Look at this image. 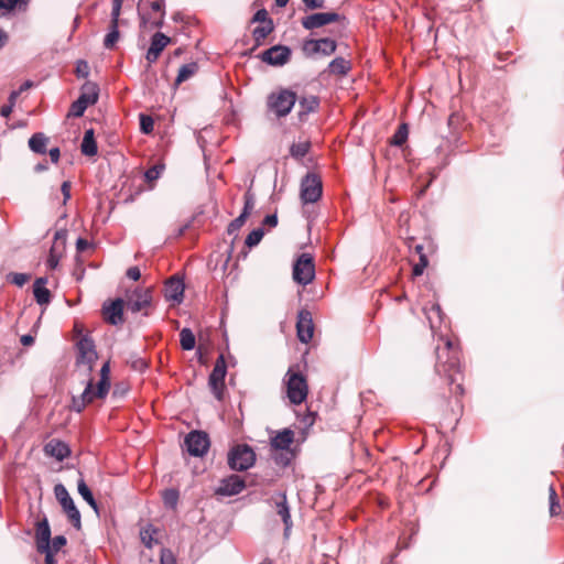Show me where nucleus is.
Wrapping results in <instances>:
<instances>
[{"label": "nucleus", "mask_w": 564, "mask_h": 564, "mask_svg": "<svg viewBox=\"0 0 564 564\" xmlns=\"http://www.w3.org/2000/svg\"><path fill=\"white\" fill-rule=\"evenodd\" d=\"M444 346L436 347V364L435 371L438 376L448 378V383L452 388V393L455 395H463L464 388L460 382H457V376L460 375V361L458 346L448 338L441 337Z\"/></svg>", "instance_id": "f257e3e1"}, {"label": "nucleus", "mask_w": 564, "mask_h": 564, "mask_svg": "<svg viewBox=\"0 0 564 564\" xmlns=\"http://www.w3.org/2000/svg\"><path fill=\"white\" fill-rule=\"evenodd\" d=\"M86 380L84 391L73 397L70 409L77 413H80L88 404L94 402L96 399H105L110 390V366L109 362H105L100 369V379L97 383V388H94V380L89 376Z\"/></svg>", "instance_id": "f03ea898"}, {"label": "nucleus", "mask_w": 564, "mask_h": 564, "mask_svg": "<svg viewBox=\"0 0 564 564\" xmlns=\"http://www.w3.org/2000/svg\"><path fill=\"white\" fill-rule=\"evenodd\" d=\"M164 0H140L139 17L144 29L162 28L165 17Z\"/></svg>", "instance_id": "7ed1b4c3"}, {"label": "nucleus", "mask_w": 564, "mask_h": 564, "mask_svg": "<svg viewBox=\"0 0 564 564\" xmlns=\"http://www.w3.org/2000/svg\"><path fill=\"white\" fill-rule=\"evenodd\" d=\"M296 102V94L290 89H280L268 96V109L278 118L288 116Z\"/></svg>", "instance_id": "20e7f679"}, {"label": "nucleus", "mask_w": 564, "mask_h": 564, "mask_svg": "<svg viewBox=\"0 0 564 564\" xmlns=\"http://www.w3.org/2000/svg\"><path fill=\"white\" fill-rule=\"evenodd\" d=\"M284 382L286 386V395L292 404H301L306 400L308 386L302 373L294 372L290 368L284 377Z\"/></svg>", "instance_id": "39448f33"}, {"label": "nucleus", "mask_w": 564, "mask_h": 564, "mask_svg": "<svg viewBox=\"0 0 564 564\" xmlns=\"http://www.w3.org/2000/svg\"><path fill=\"white\" fill-rule=\"evenodd\" d=\"M97 358L94 340L87 336L82 337L77 343V369L83 370L84 376H90Z\"/></svg>", "instance_id": "423d86ee"}, {"label": "nucleus", "mask_w": 564, "mask_h": 564, "mask_svg": "<svg viewBox=\"0 0 564 564\" xmlns=\"http://www.w3.org/2000/svg\"><path fill=\"white\" fill-rule=\"evenodd\" d=\"M254 462L256 454L247 444L237 445L228 453V465L232 470H247L254 465Z\"/></svg>", "instance_id": "0eeeda50"}, {"label": "nucleus", "mask_w": 564, "mask_h": 564, "mask_svg": "<svg viewBox=\"0 0 564 564\" xmlns=\"http://www.w3.org/2000/svg\"><path fill=\"white\" fill-rule=\"evenodd\" d=\"M293 280L300 285H307L315 278L314 259L310 253H302L293 264Z\"/></svg>", "instance_id": "6e6552de"}, {"label": "nucleus", "mask_w": 564, "mask_h": 564, "mask_svg": "<svg viewBox=\"0 0 564 564\" xmlns=\"http://www.w3.org/2000/svg\"><path fill=\"white\" fill-rule=\"evenodd\" d=\"M99 88L95 83L87 82L83 86V91L77 100H75L69 109V116L82 117L88 106L97 102Z\"/></svg>", "instance_id": "1a4fd4ad"}, {"label": "nucleus", "mask_w": 564, "mask_h": 564, "mask_svg": "<svg viewBox=\"0 0 564 564\" xmlns=\"http://www.w3.org/2000/svg\"><path fill=\"white\" fill-rule=\"evenodd\" d=\"M54 494L74 528L79 530L82 528L80 512L76 508L74 500L69 496L65 486L57 484L54 487Z\"/></svg>", "instance_id": "9d476101"}, {"label": "nucleus", "mask_w": 564, "mask_h": 564, "mask_svg": "<svg viewBox=\"0 0 564 564\" xmlns=\"http://www.w3.org/2000/svg\"><path fill=\"white\" fill-rule=\"evenodd\" d=\"M152 304V290L135 289L127 299V308L132 313L143 312L144 316H149V308Z\"/></svg>", "instance_id": "9b49d317"}, {"label": "nucleus", "mask_w": 564, "mask_h": 564, "mask_svg": "<svg viewBox=\"0 0 564 564\" xmlns=\"http://www.w3.org/2000/svg\"><path fill=\"white\" fill-rule=\"evenodd\" d=\"M186 451L191 456H204L210 446L208 434L203 431H191L184 440Z\"/></svg>", "instance_id": "f8f14e48"}, {"label": "nucleus", "mask_w": 564, "mask_h": 564, "mask_svg": "<svg viewBox=\"0 0 564 564\" xmlns=\"http://www.w3.org/2000/svg\"><path fill=\"white\" fill-rule=\"evenodd\" d=\"M323 193L321 177L315 173H307L301 182V198L304 203L317 202Z\"/></svg>", "instance_id": "ddd939ff"}, {"label": "nucleus", "mask_w": 564, "mask_h": 564, "mask_svg": "<svg viewBox=\"0 0 564 564\" xmlns=\"http://www.w3.org/2000/svg\"><path fill=\"white\" fill-rule=\"evenodd\" d=\"M227 373V366L223 355H220L208 378V386L217 400L223 399L225 388V377Z\"/></svg>", "instance_id": "4468645a"}, {"label": "nucleus", "mask_w": 564, "mask_h": 564, "mask_svg": "<svg viewBox=\"0 0 564 564\" xmlns=\"http://www.w3.org/2000/svg\"><path fill=\"white\" fill-rule=\"evenodd\" d=\"M336 48V42L329 37L319 40H306L302 46V50L306 56H313L316 54L328 56L332 55Z\"/></svg>", "instance_id": "2eb2a0df"}, {"label": "nucleus", "mask_w": 564, "mask_h": 564, "mask_svg": "<svg viewBox=\"0 0 564 564\" xmlns=\"http://www.w3.org/2000/svg\"><path fill=\"white\" fill-rule=\"evenodd\" d=\"M246 488L245 480L238 475H229L219 481L215 489V495L220 497H231L239 495Z\"/></svg>", "instance_id": "dca6fc26"}, {"label": "nucleus", "mask_w": 564, "mask_h": 564, "mask_svg": "<svg viewBox=\"0 0 564 564\" xmlns=\"http://www.w3.org/2000/svg\"><path fill=\"white\" fill-rule=\"evenodd\" d=\"M261 59L273 66L286 64L291 57V50L288 46L275 45L261 53Z\"/></svg>", "instance_id": "f3484780"}, {"label": "nucleus", "mask_w": 564, "mask_h": 564, "mask_svg": "<svg viewBox=\"0 0 564 564\" xmlns=\"http://www.w3.org/2000/svg\"><path fill=\"white\" fill-rule=\"evenodd\" d=\"M274 507L276 513L281 517L284 524V536H289L293 527L290 506L288 503L286 494L284 491L278 492L273 496Z\"/></svg>", "instance_id": "a211bd4d"}, {"label": "nucleus", "mask_w": 564, "mask_h": 564, "mask_svg": "<svg viewBox=\"0 0 564 564\" xmlns=\"http://www.w3.org/2000/svg\"><path fill=\"white\" fill-rule=\"evenodd\" d=\"M339 20L340 15L336 12H318L304 17L302 26L306 30H314Z\"/></svg>", "instance_id": "6ab92c4d"}, {"label": "nucleus", "mask_w": 564, "mask_h": 564, "mask_svg": "<svg viewBox=\"0 0 564 564\" xmlns=\"http://www.w3.org/2000/svg\"><path fill=\"white\" fill-rule=\"evenodd\" d=\"M297 338L301 343L307 344L314 335V324L308 311L302 310L297 314L296 322Z\"/></svg>", "instance_id": "aec40b11"}, {"label": "nucleus", "mask_w": 564, "mask_h": 564, "mask_svg": "<svg viewBox=\"0 0 564 564\" xmlns=\"http://www.w3.org/2000/svg\"><path fill=\"white\" fill-rule=\"evenodd\" d=\"M243 198H245V204H243L242 212L237 218H235L228 225V228H227L228 235H235L236 232H238L239 229L245 225L246 220L248 219V217L250 216L251 212L254 208V197L250 191H248L245 194Z\"/></svg>", "instance_id": "412c9836"}, {"label": "nucleus", "mask_w": 564, "mask_h": 564, "mask_svg": "<svg viewBox=\"0 0 564 564\" xmlns=\"http://www.w3.org/2000/svg\"><path fill=\"white\" fill-rule=\"evenodd\" d=\"M123 307L124 301L116 299L109 304L105 303L102 306L104 318L111 325H119L123 323Z\"/></svg>", "instance_id": "4be33fe9"}, {"label": "nucleus", "mask_w": 564, "mask_h": 564, "mask_svg": "<svg viewBox=\"0 0 564 564\" xmlns=\"http://www.w3.org/2000/svg\"><path fill=\"white\" fill-rule=\"evenodd\" d=\"M185 285L182 279L173 276L169 279L164 286V297L169 302L182 303L184 299Z\"/></svg>", "instance_id": "5701e85b"}, {"label": "nucleus", "mask_w": 564, "mask_h": 564, "mask_svg": "<svg viewBox=\"0 0 564 564\" xmlns=\"http://www.w3.org/2000/svg\"><path fill=\"white\" fill-rule=\"evenodd\" d=\"M171 42V39L161 32H156L151 37L150 47L145 54V58L149 64H152L158 61L162 51Z\"/></svg>", "instance_id": "b1692460"}, {"label": "nucleus", "mask_w": 564, "mask_h": 564, "mask_svg": "<svg viewBox=\"0 0 564 564\" xmlns=\"http://www.w3.org/2000/svg\"><path fill=\"white\" fill-rule=\"evenodd\" d=\"M35 541L37 551H46L51 546V528L46 518L36 524Z\"/></svg>", "instance_id": "393cba45"}, {"label": "nucleus", "mask_w": 564, "mask_h": 564, "mask_svg": "<svg viewBox=\"0 0 564 564\" xmlns=\"http://www.w3.org/2000/svg\"><path fill=\"white\" fill-rule=\"evenodd\" d=\"M294 442V432L291 429H283L275 436L271 437L270 446L275 451L291 449Z\"/></svg>", "instance_id": "a878e982"}, {"label": "nucleus", "mask_w": 564, "mask_h": 564, "mask_svg": "<svg viewBox=\"0 0 564 564\" xmlns=\"http://www.w3.org/2000/svg\"><path fill=\"white\" fill-rule=\"evenodd\" d=\"M45 453L56 458L57 460H64L70 455L68 445L58 440H52L45 445Z\"/></svg>", "instance_id": "bb28decb"}, {"label": "nucleus", "mask_w": 564, "mask_h": 564, "mask_svg": "<svg viewBox=\"0 0 564 564\" xmlns=\"http://www.w3.org/2000/svg\"><path fill=\"white\" fill-rule=\"evenodd\" d=\"M46 283V278H39L33 284V294L39 305H47L51 302V292L45 286Z\"/></svg>", "instance_id": "cd10ccee"}, {"label": "nucleus", "mask_w": 564, "mask_h": 564, "mask_svg": "<svg viewBox=\"0 0 564 564\" xmlns=\"http://www.w3.org/2000/svg\"><path fill=\"white\" fill-rule=\"evenodd\" d=\"M319 99L316 96L302 97L299 100V117L302 120L311 112H315L318 109Z\"/></svg>", "instance_id": "c85d7f7f"}, {"label": "nucleus", "mask_w": 564, "mask_h": 564, "mask_svg": "<svg viewBox=\"0 0 564 564\" xmlns=\"http://www.w3.org/2000/svg\"><path fill=\"white\" fill-rule=\"evenodd\" d=\"M50 139L43 132H36L29 139V148L36 154H45Z\"/></svg>", "instance_id": "c756f323"}, {"label": "nucleus", "mask_w": 564, "mask_h": 564, "mask_svg": "<svg viewBox=\"0 0 564 564\" xmlns=\"http://www.w3.org/2000/svg\"><path fill=\"white\" fill-rule=\"evenodd\" d=\"M82 153L87 156L97 154L98 148L95 141L94 130H86L80 145Z\"/></svg>", "instance_id": "7c9ffc66"}, {"label": "nucleus", "mask_w": 564, "mask_h": 564, "mask_svg": "<svg viewBox=\"0 0 564 564\" xmlns=\"http://www.w3.org/2000/svg\"><path fill=\"white\" fill-rule=\"evenodd\" d=\"M274 30L273 21H267L252 31V36L257 45H260L264 39Z\"/></svg>", "instance_id": "2f4dec72"}, {"label": "nucleus", "mask_w": 564, "mask_h": 564, "mask_svg": "<svg viewBox=\"0 0 564 564\" xmlns=\"http://www.w3.org/2000/svg\"><path fill=\"white\" fill-rule=\"evenodd\" d=\"M78 494L83 497V499L96 511L98 512V505L93 496V492L86 485L85 480L82 478L77 484Z\"/></svg>", "instance_id": "473e14b6"}, {"label": "nucleus", "mask_w": 564, "mask_h": 564, "mask_svg": "<svg viewBox=\"0 0 564 564\" xmlns=\"http://www.w3.org/2000/svg\"><path fill=\"white\" fill-rule=\"evenodd\" d=\"M198 70V65L195 62H191L181 66L177 77L175 79L176 84H181L187 79H189Z\"/></svg>", "instance_id": "72a5a7b5"}, {"label": "nucleus", "mask_w": 564, "mask_h": 564, "mask_svg": "<svg viewBox=\"0 0 564 564\" xmlns=\"http://www.w3.org/2000/svg\"><path fill=\"white\" fill-rule=\"evenodd\" d=\"M328 68L333 74L346 75L350 70V63L344 57H336L329 63Z\"/></svg>", "instance_id": "f704fd0d"}, {"label": "nucleus", "mask_w": 564, "mask_h": 564, "mask_svg": "<svg viewBox=\"0 0 564 564\" xmlns=\"http://www.w3.org/2000/svg\"><path fill=\"white\" fill-rule=\"evenodd\" d=\"M425 315L430 323L431 329L435 332L436 321L441 323L443 319L441 306L438 304H433L429 310H425Z\"/></svg>", "instance_id": "c9c22d12"}, {"label": "nucleus", "mask_w": 564, "mask_h": 564, "mask_svg": "<svg viewBox=\"0 0 564 564\" xmlns=\"http://www.w3.org/2000/svg\"><path fill=\"white\" fill-rule=\"evenodd\" d=\"M180 343L184 350H192L195 347V335L189 328H183L180 332Z\"/></svg>", "instance_id": "e433bc0d"}, {"label": "nucleus", "mask_w": 564, "mask_h": 564, "mask_svg": "<svg viewBox=\"0 0 564 564\" xmlns=\"http://www.w3.org/2000/svg\"><path fill=\"white\" fill-rule=\"evenodd\" d=\"M120 37L119 24H110L109 31L105 36L104 46L106 48H112Z\"/></svg>", "instance_id": "4c0bfd02"}, {"label": "nucleus", "mask_w": 564, "mask_h": 564, "mask_svg": "<svg viewBox=\"0 0 564 564\" xmlns=\"http://www.w3.org/2000/svg\"><path fill=\"white\" fill-rule=\"evenodd\" d=\"M155 533H156V529L151 524L147 525L145 528H143L140 531L141 541L147 547H149V549L152 547Z\"/></svg>", "instance_id": "58836bf2"}, {"label": "nucleus", "mask_w": 564, "mask_h": 564, "mask_svg": "<svg viewBox=\"0 0 564 564\" xmlns=\"http://www.w3.org/2000/svg\"><path fill=\"white\" fill-rule=\"evenodd\" d=\"M293 458L294 453L292 449L280 451V453L273 455L275 464L282 467L289 466Z\"/></svg>", "instance_id": "ea45409f"}, {"label": "nucleus", "mask_w": 564, "mask_h": 564, "mask_svg": "<svg viewBox=\"0 0 564 564\" xmlns=\"http://www.w3.org/2000/svg\"><path fill=\"white\" fill-rule=\"evenodd\" d=\"M164 164H155L148 169L144 173V178L147 182L152 183L155 182L164 171Z\"/></svg>", "instance_id": "a19ab883"}, {"label": "nucleus", "mask_w": 564, "mask_h": 564, "mask_svg": "<svg viewBox=\"0 0 564 564\" xmlns=\"http://www.w3.org/2000/svg\"><path fill=\"white\" fill-rule=\"evenodd\" d=\"M408 139V127L406 124H401L395 133L393 134L391 143L397 147H401Z\"/></svg>", "instance_id": "79ce46f5"}, {"label": "nucleus", "mask_w": 564, "mask_h": 564, "mask_svg": "<svg viewBox=\"0 0 564 564\" xmlns=\"http://www.w3.org/2000/svg\"><path fill=\"white\" fill-rule=\"evenodd\" d=\"M549 499H550V514L552 517L557 516L560 513L561 507L557 500V495L553 486L549 488Z\"/></svg>", "instance_id": "37998d69"}, {"label": "nucleus", "mask_w": 564, "mask_h": 564, "mask_svg": "<svg viewBox=\"0 0 564 564\" xmlns=\"http://www.w3.org/2000/svg\"><path fill=\"white\" fill-rule=\"evenodd\" d=\"M263 235H264V231L262 228L253 229L252 231L249 232L245 242L249 248H252L261 241V239L263 238Z\"/></svg>", "instance_id": "c03bdc74"}, {"label": "nucleus", "mask_w": 564, "mask_h": 564, "mask_svg": "<svg viewBox=\"0 0 564 564\" xmlns=\"http://www.w3.org/2000/svg\"><path fill=\"white\" fill-rule=\"evenodd\" d=\"M163 501L166 507L175 508L178 501V491L175 489H166L163 492Z\"/></svg>", "instance_id": "a18cd8bd"}, {"label": "nucleus", "mask_w": 564, "mask_h": 564, "mask_svg": "<svg viewBox=\"0 0 564 564\" xmlns=\"http://www.w3.org/2000/svg\"><path fill=\"white\" fill-rule=\"evenodd\" d=\"M62 253H63L62 249H57L56 246H52V248L50 250V256L47 258L48 268L55 269L58 265Z\"/></svg>", "instance_id": "49530a36"}, {"label": "nucleus", "mask_w": 564, "mask_h": 564, "mask_svg": "<svg viewBox=\"0 0 564 564\" xmlns=\"http://www.w3.org/2000/svg\"><path fill=\"white\" fill-rule=\"evenodd\" d=\"M123 0H112L110 24H120V13Z\"/></svg>", "instance_id": "de8ad7c7"}, {"label": "nucleus", "mask_w": 564, "mask_h": 564, "mask_svg": "<svg viewBox=\"0 0 564 564\" xmlns=\"http://www.w3.org/2000/svg\"><path fill=\"white\" fill-rule=\"evenodd\" d=\"M154 128V121L153 119L148 115H140V129L143 133L149 134L153 131Z\"/></svg>", "instance_id": "09e8293b"}, {"label": "nucleus", "mask_w": 564, "mask_h": 564, "mask_svg": "<svg viewBox=\"0 0 564 564\" xmlns=\"http://www.w3.org/2000/svg\"><path fill=\"white\" fill-rule=\"evenodd\" d=\"M8 280L17 286H23L30 280V274L13 272L8 275Z\"/></svg>", "instance_id": "8fccbe9b"}, {"label": "nucleus", "mask_w": 564, "mask_h": 564, "mask_svg": "<svg viewBox=\"0 0 564 564\" xmlns=\"http://www.w3.org/2000/svg\"><path fill=\"white\" fill-rule=\"evenodd\" d=\"M67 231L65 229H59L54 235L53 246H56L57 249H62L64 251L66 245Z\"/></svg>", "instance_id": "3c124183"}, {"label": "nucleus", "mask_w": 564, "mask_h": 564, "mask_svg": "<svg viewBox=\"0 0 564 564\" xmlns=\"http://www.w3.org/2000/svg\"><path fill=\"white\" fill-rule=\"evenodd\" d=\"M429 265V260H427V257L426 254H421L420 257V260L417 263L414 264L413 267V275L414 276H420L423 274L424 272V269Z\"/></svg>", "instance_id": "603ef678"}, {"label": "nucleus", "mask_w": 564, "mask_h": 564, "mask_svg": "<svg viewBox=\"0 0 564 564\" xmlns=\"http://www.w3.org/2000/svg\"><path fill=\"white\" fill-rule=\"evenodd\" d=\"M267 21H272L269 17V13L265 9H259L252 17L251 23H267Z\"/></svg>", "instance_id": "864d4df0"}, {"label": "nucleus", "mask_w": 564, "mask_h": 564, "mask_svg": "<svg viewBox=\"0 0 564 564\" xmlns=\"http://www.w3.org/2000/svg\"><path fill=\"white\" fill-rule=\"evenodd\" d=\"M161 564H177L175 556L171 550L163 549L160 556Z\"/></svg>", "instance_id": "5fc2aeb1"}, {"label": "nucleus", "mask_w": 564, "mask_h": 564, "mask_svg": "<svg viewBox=\"0 0 564 564\" xmlns=\"http://www.w3.org/2000/svg\"><path fill=\"white\" fill-rule=\"evenodd\" d=\"M70 188L72 183L69 181H65L62 183L61 192L63 194V204L66 205V203L70 199Z\"/></svg>", "instance_id": "6e6d98bb"}, {"label": "nucleus", "mask_w": 564, "mask_h": 564, "mask_svg": "<svg viewBox=\"0 0 564 564\" xmlns=\"http://www.w3.org/2000/svg\"><path fill=\"white\" fill-rule=\"evenodd\" d=\"M66 538L64 535H56L52 540L51 549L53 552H58L62 546L66 544Z\"/></svg>", "instance_id": "4d7b16f0"}, {"label": "nucleus", "mask_w": 564, "mask_h": 564, "mask_svg": "<svg viewBox=\"0 0 564 564\" xmlns=\"http://www.w3.org/2000/svg\"><path fill=\"white\" fill-rule=\"evenodd\" d=\"M308 10H316L324 8L325 0H302Z\"/></svg>", "instance_id": "13d9d810"}, {"label": "nucleus", "mask_w": 564, "mask_h": 564, "mask_svg": "<svg viewBox=\"0 0 564 564\" xmlns=\"http://www.w3.org/2000/svg\"><path fill=\"white\" fill-rule=\"evenodd\" d=\"M76 72L78 76L87 77L89 74L88 63L85 61H78Z\"/></svg>", "instance_id": "bf43d9fd"}, {"label": "nucleus", "mask_w": 564, "mask_h": 564, "mask_svg": "<svg viewBox=\"0 0 564 564\" xmlns=\"http://www.w3.org/2000/svg\"><path fill=\"white\" fill-rule=\"evenodd\" d=\"M126 275L133 281H138L141 276V272L138 267H130L127 270Z\"/></svg>", "instance_id": "052dcab7"}, {"label": "nucleus", "mask_w": 564, "mask_h": 564, "mask_svg": "<svg viewBox=\"0 0 564 564\" xmlns=\"http://www.w3.org/2000/svg\"><path fill=\"white\" fill-rule=\"evenodd\" d=\"M20 0H0V9L12 10Z\"/></svg>", "instance_id": "680f3d73"}, {"label": "nucleus", "mask_w": 564, "mask_h": 564, "mask_svg": "<svg viewBox=\"0 0 564 564\" xmlns=\"http://www.w3.org/2000/svg\"><path fill=\"white\" fill-rule=\"evenodd\" d=\"M263 225L269 227H275L278 225V217L275 214L267 215L263 219Z\"/></svg>", "instance_id": "e2e57ef3"}, {"label": "nucleus", "mask_w": 564, "mask_h": 564, "mask_svg": "<svg viewBox=\"0 0 564 564\" xmlns=\"http://www.w3.org/2000/svg\"><path fill=\"white\" fill-rule=\"evenodd\" d=\"M306 145L300 144V145H293L292 147V154L297 156H304L306 154Z\"/></svg>", "instance_id": "0e129e2a"}, {"label": "nucleus", "mask_w": 564, "mask_h": 564, "mask_svg": "<svg viewBox=\"0 0 564 564\" xmlns=\"http://www.w3.org/2000/svg\"><path fill=\"white\" fill-rule=\"evenodd\" d=\"M48 155H50V159H51L52 163L56 164L59 161L61 151H59V149L57 147L52 148L48 151Z\"/></svg>", "instance_id": "69168bd1"}, {"label": "nucleus", "mask_w": 564, "mask_h": 564, "mask_svg": "<svg viewBox=\"0 0 564 564\" xmlns=\"http://www.w3.org/2000/svg\"><path fill=\"white\" fill-rule=\"evenodd\" d=\"M39 552L45 554V564H55V560L53 556L54 552L52 551L51 547L46 551H39Z\"/></svg>", "instance_id": "338daca9"}, {"label": "nucleus", "mask_w": 564, "mask_h": 564, "mask_svg": "<svg viewBox=\"0 0 564 564\" xmlns=\"http://www.w3.org/2000/svg\"><path fill=\"white\" fill-rule=\"evenodd\" d=\"M13 110V106L12 105H3L1 108H0V116L3 117V118H8L11 112Z\"/></svg>", "instance_id": "774afa93"}]
</instances>
